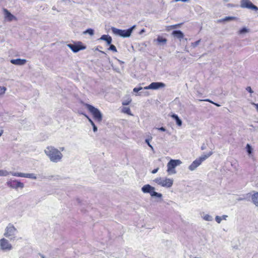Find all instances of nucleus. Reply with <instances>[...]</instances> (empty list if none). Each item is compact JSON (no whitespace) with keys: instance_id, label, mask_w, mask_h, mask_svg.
<instances>
[{"instance_id":"f257e3e1","label":"nucleus","mask_w":258,"mask_h":258,"mask_svg":"<svg viewBox=\"0 0 258 258\" xmlns=\"http://www.w3.org/2000/svg\"><path fill=\"white\" fill-rule=\"evenodd\" d=\"M44 152L50 160L54 163L60 161L63 157L62 154L59 150L52 146L47 147L44 150Z\"/></svg>"},{"instance_id":"f03ea898","label":"nucleus","mask_w":258,"mask_h":258,"mask_svg":"<svg viewBox=\"0 0 258 258\" xmlns=\"http://www.w3.org/2000/svg\"><path fill=\"white\" fill-rule=\"evenodd\" d=\"M136 25H134L130 28L126 30H121L115 27H111L112 32L116 36H119L122 38L130 37L133 31L136 28Z\"/></svg>"},{"instance_id":"7ed1b4c3","label":"nucleus","mask_w":258,"mask_h":258,"mask_svg":"<svg viewBox=\"0 0 258 258\" xmlns=\"http://www.w3.org/2000/svg\"><path fill=\"white\" fill-rule=\"evenodd\" d=\"M17 232L18 231L14 225L11 224H9L6 228L4 235L10 240H14L17 239L16 235Z\"/></svg>"},{"instance_id":"20e7f679","label":"nucleus","mask_w":258,"mask_h":258,"mask_svg":"<svg viewBox=\"0 0 258 258\" xmlns=\"http://www.w3.org/2000/svg\"><path fill=\"white\" fill-rule=\"evenodd\" d=\"M85 106L88 110L91 113L95 119L98 122L102 121L103 115L98 109L89 104H86Z\"/></svg>"},{"instance_id":"39448f33","label":"nucleus","mask_w":258,"mask_h":258,"mask_svg":"<svg viewBox=\"0 0 258 258\" xmlns=\"http://www.w3.org/2000/svg\"><path fill=\"white\" fill-rule=\"evenodd\" d=\"M67 46L74 53H77L80 50H84L86 48V46L84 45L81 41H78L73 44H68Z\"/></svg>"},{"instance_id":"423d86ee","label":"nucleus","mask_w":258,"mask_h":258,"mask_svg":"<svg viewBox=\"0 0 258 258\" xmlns=\"http://www.w3.org/2000/svg\"><path fill=\"white\" fill-rule=\"evenodd\" d=\"M155 180L159 185L164 187H170L173 184V180L170 178H157Z\"/></svg>"},{"instance_id":"0eeeda50","label":"nucleus","mask_w":258,"mask_h":258,"mask_svg":"<svg viewBox=\"0 0 258 258\" xmlns=\"http://www.w3.org/2000/svg\"><path fill=\"white\" fill-rule=\"evenodd\" d=\"M0 249L3 251H9L13 249V246L8 240L3 238L0 239Z\"/></svg>"},{"instance_id":"6e6552de","label":"nucleus","mask_w":258,"mask_h":258,"mask_svg":"<svg viewBox=\"0 0 258 258\" xmlns=\"http://www.w3.org/2000/svg\"><path fill=\"white\" fill-rule=\"evenodd\" d=\"M240 7L252 11L258 10V8L254 5L250 0H241Z\"/></svg>"},{"instance_id":"1a4fd4ad","label":"nucleus","mask_w":258,"mask_h":258,"mask_svg":"<svg viewBox=\"0 0 258 258\" xmlns=\"http://www.w3.org/2000/svg\"><path fill=\"white\" fill-rule=\"evenodd\" d=\"M177 166V160L171 159L167 164V172L169 174L176 173L175 168Z\"/></svg>"},{"instance_id":"9d476101","label":"nucleus","mask_w":258,"mask_h":258,"mask_svg":"<svg viewBox=\"0 0 258 258\" xmlns=\"http://www.w3.org/2000/svg\"><path fill=\"white\" fill-rule=\"evenodd\" d=\"M165 85L162 82H153L149 86L144 88V89H152L157 90L161 88L165 87Z\"/></svg>"},{"instance_id":"9b49d317","label":"nucleus","mask_w":258,"mask_h":258,"mask_svg":"<svg viewBox=\"0 0 258 258\" xmlns=\"http://www.w3.org/2000/svg\"><path fill=\"white\" fill-rule=\"evenodd\" d=\"M8 184L10 185V186L13 188H23L24 186V184L17 180H13L11 183L8 182Z\"/></svg>"},{"instance_id":"f8f14e48","label":"nucleus","mask_w":258,"mask_h":258,"mask_svg":"<svg viewBox=\"0 0 258 258\" xmlns=\"http://www.w3.org/2000/svg\"><path fill=\"white\" fill-rule=\"evenodd\" d=\"M141 189L143 193L149 194L151 196L152 192L155 190V188L150 184H146L142 187Z\"/></svg>"},{"instance_id":"ddd939ff","label":"nucleus","mask_w":258,"mask_h":258,"mask_svg":"<svg viewBox=\"0 0 258 258\" xmlns=\"http://www.w3.org/2000/svg\"><path fill=\"white\" fill-rule=\"evenodd\" d=\"M10 62L13 64L22 66L26 63L27 60L25 59L17 58L11 59Z\"/></svg>"},{"instance_id":"4468645a","label":"nucleus","mask_w":258,"mask_h":258,"mask_svg":"<svg viewBox=\"0 0 258 258\" xmlns=\"http://www.w3.org/2000/svg\"><path fill=\"white\" fill-rule=\"evenodd\" d=\"M201 162L199 160V159H197L195 161L192 162V163L189 166L188 169L190 171L195 170L198 166H199L201 164Z\"/></svg>"},{"instance_id":"2eb2a0df","label":"nucleus","mask_w":258,"mask_h":258,"mask_svg":"<svg viewBox=\"0 0 258 258\" xmlns=\"http://www.w3.org/2000/svg\"><path fill=\"white\" fill-rule=\"evenodd\" d=\"M99 40H104L106 41L107 44H110L112 42V38L108 35H103L100 38Z\"/></svg>"},{"instance_id":"dca6fc26","label":"nucleus","mask_w":258,"mask_h":258,"mask_svg":"<svg viewBox=\"0 0 258 258\" xmlns=\"http://www.w3.org/2000/svg\"><path fill=\"white\" fill-rule=\"evenodd\" d=\"M213 152L212 151H210L207 154L202 155L198 159L201 162V163H202L204 161L210 157L213 154Z\"/></svg>"},{"instance_id":"f3484780","label":"nucleus","mask_w":258,"mask_h":258,"mask_svg":"<svg viewBox=\"0 0 258 258\" xmlns=\"http://www.w3.org/2000/svg\"><path fill=\"white\" fill-rule=\"evenodd\" d=\"M251 200L253 203L256 206L258 207V192H256L252 195Z\"/></svg>"},{"instance_id":"a211bd4d","label":"nucleus","mask_w":258,"mask_h":258,"mask_svg":"<svg viewBox=\"0 0 258 258\" xmlns=\"http://www.w3.org/2000/svg\"><path fill=\"white\" fill-rule=\"evenodd\" d=\"M85 116L87 117V118L88 119V121L90 122L91 124L92 125L93 127V131L94 133L96 132L98 130L97 127L96 126L94 122L92 121V120L87 115H85Z\"/></svg>"},{"instance_id":"6ab92c4d","label":"nucleus","mask_w":258,"mask_h":258,"mask_svg":"<svg viewBox=\"0 0 258 258\" xmlns=\"http://www.w3.org/2000/svg\"><path fill=\"white\" fill-rule=\"evenodd\" d=\"M9 174H11V175L15 176L25 177V173H23L10 172H9Z\"/></svg>"},{"instance_id":"aec40b11","label":"nucleus","mask_w":258,"mask_h":258,"mask_svg":"<svg viewBox=\"0 0 258 258\" xmlns=\"http://www.w3.org/2000/svg\"><path fill=\"white\" fill-rule=\"evenodd\" d=\"M157 41L159 43L164 44L166 43L167 40L165 38H163L161 36H158L157 39Z\"/></svg>"},{"instance_id":"412c9836","label":"nucleus","mask_w":258,"mask_h":258,"mask_svg":"<svg viewBox=\"0 0 258 258\" xmlns=\"http://www.w3.org/2000/svg\"><path fill=\"white\" fill-rule=\"evenodd\" d=\"M25 177L33 179H36L37 178L36 176L34 173H25Z\"/></svg>"},{"instance_id":"4be33fe9","label":"nucleus","mask_w":258,"mask_h":258,"mask_svg":"<svg viewBox=\"0 0 258 258\" xmlns=\"http://www.w3.org/2000/svg\"><path fill=\"white\" fill-rule=\"evenodd\" d=\"M151 196L153 198H161L162 197V195L160 193L156 192L155 190H154Z\"/></svg>"},{"instance_id":"5701e85b","label":"nucleus","mask_w":258,"mask_h":258,"mask_svg":"<svg viewBox=\"0 0 258 258\" xmlns=\"http://www.w3.org/2000/svg\"><path fill=\"white\" fill-rule=\"evenodd\" d=\"M83 34H88L90 36H93L94 34V31L93 29H92L91 28H89V29H87L86 31H85L83 32Z\"/></svg>"},{"instance_id":"b1692460","label":"nucleus","mask_w":258,"mask_h":258,"mask_svg":"<svg viewBox=\"0 0 258 258\" xmlns=\"http://www.w3.org/2000/svg\"><path fill=\"white\" fill-rule=\"evenodd\" d=\"M235 17H225L224 19H220L217 21L218 22H227L233 20Z\"/></svg>"},{"instance_id":"393cba45","label":"nucleus","mask_w":258,"mask_h":258,"mask_svg":"<svg viewBox=\"0 0 258 258\" xmlns=\"http://www.w3.org/2000/svg\"><path fill=\"white\" fill-rule=\"evenodd\" d=\"M203 218L204 220L207 221H212L213 220L212 216L210 215L206 214L203 217Z\"/></svg>"},{"instance_id":"a878e982","label":"nucleus","mask_w":258,"mask_h":258,"mask_svg":"<svg viewBox=\"0 0 258 258\" xmlns=\"http://www.w3.org/2000/svg\"><path fill=\"white\" fill-rule=\"evenodd\" d=\"M122 112L129 115H132L131 109L129 107H123L122 109Z\"/></svg>"},{"instance_id":"bb28decb","label":"nucleus","mask_w":258,"mask_h":258,"mask_svg":"<svg viewBox=\"0 0 258 258\" xmlns=\"http://www.w3.org/2000/svg\"><path fill=\"white\" fill-rule=\"evenodd\" d=\"M9 174V172L7 170H0V176H7Z\"/></svg>"},{"instance_id":"cd10ccee","label":"nucleus","mask_w":258,"mask_h":258,"mask_svg":"<svg viewBox=\"0 0 258 258\" xmlns=\"http://www.w3.org/2000/svg\"><path fill=\"white\" fill-rule=\"evenodd\" d=\"M108 45H109V47L108 48V50L112 51L113 52H117V49L115 45L111 44H108Z\"/></svg>"},{"instance_id":"c85d7f7f","label":"nucleus","mask_w":258,"mask_h":258,"mask_svg":"<svg viewBox=\"0 0 258 258\" xmlns=\"http://www.w3.org/2000/svg\"><path fill=\"white\" fill-rule=\"evenodd\" d=\"M201 40V39H199V40H198L195 42L191 43V47H192V48L196 47L200 44Z\"/></svg>"},{"instance_id":"c756f323","label":"nucleus","mask_w":258,"mask_h":258,"mask_svg":"<svg viewBox=\"0 0 258 258\" xmlns=\"http://www.w3.org/2000/svg\"><path fill=\"white\" fill-rule=\"evenodd\" d=\"M247 152L248 153L249 155H250L252 153V148L250 146L249 144H247L246 147Z\"/></svg>"},{"instance_id":"7c9ffc66","label":"nucleus","mask_w":258,"mask_h":258,"mask_svg":"<svg viewBox=\"0 0 258 258\" xmlns=\"http://www.w3.org/2000/svg\"><path fill=\"white\" fill-rule=\"evenodd\" d=\"M248 32V29H247L246 28H243L242 29H241V30H239V33L240 34H242L246 33Z\"/></svg>"},{"instance_id":"2f4dec72","label":"nucleus","mask_w":258,"mask_h":258,"mask_svg":"<svg viewBox=\"0 0 258 258\" xmlns=\"http://www.w3.org/2000/svg\"><path fill=\"white\" fill-rule=\"evenodd\" d=\"M183 33L180 30H178V39L181 41V39L183 38Z\"/></svg>"},{"instance_id":"473e14b6","label":"nucleus","mask_w":258,"mask_h":258,"mask_svg":"<svg viewBox=\"0 0 258 258\" xmlns=\"http://www.w3.org/2000/svg\"><path fill=\"white\" fill-rule=\"evenodd\" d=\"M145 142L146 143H147L148 144V145L149 146V147H150V148H151V149L153 151L154 150V148H153V147L150 144V139H146L145 140Z\"/></svg>"},{"instance_id":"72a5a7b5","label":"nucleus","mask_w":258,"mask_h":258,"mask_svg":"<svg viewBox=\"0 0 258 258\" xmlns=\"http://www.w3.org/2000/svg\"><path fill=\"white\" fill-rule=\"evenodd\" d=\"M3 11L4 13V14L5 15V16H13L7 10L4 9Z\"/></svg>"},{"instance_id":"f704fd0d","label":"nucleus","mask_w":258,"mask_h":258,"mask_svg":"<svg viewBox=\"0 0 258 258\" xmlns=\"http://www.w3.org/2000/svg\"><path fill=\"white\" fill-rule=\"evenodd\" d=\"M222 220V217H220L219 216H216L215 217V220L218 223H220Z\"/></svg>"},{"instance_id":"c9c22d12","label":"nucleus","mask_w":258,"mask_h":258,"mask_svg":"<svg viewBox=\"0 0 258 258\" xmlns=\"http://www.w3.org/2000/svg\"><path fill=\"white\" fill-rule=\"evenodd\" d=\"M6 90V88L5 87H0V95L4 94Z\"/></svg>"},{"instance_id":"e433bc0d","label":"nucleus","mask_w":258,"mask_h":258,"mask_svg":"<svg viewBox=\"0 0 258 258\" xmlns=\"http://www.w3.org/2000/svg\"><path fill=\"white\" fill-rule=\"evenodd\" d=\"M143 89H144L143 87H136L135 88H134L133 89V91L134 92H139L140 90H142Z\"/></svg>"},{"instance_id":"4c0bfd02","label":"nucleus","mask_w":258,"mask_h":258,"mask_svg":"<svg viewBox=\"0 0 258 258\" xmlns=\"http://www.w3.org/2000/svg\"><path fill=\"white\" fill-rule=\"evenodd\" d=\"M13 19L16 20V17H5V21H6L10 22V21H12Z\"/></svg>"},{"instance_id":"58836bf2","label":"nucleus","mask_w":258,"mask_h":258,"mask_svg":"<svg viewBox=\"0 0 258 258\" xmlns=\"http://www.w3.org/2000/svg\"><path fill=\"white\" fill-rule=\"evenodd\" d=\"M171 116L175 119L176 123L177 124V115L175 114H173Z\"/></svg>"},{"instance_id":"ea45409f","label":"nucleus","mask_w":258,"mask_h":258,"mask_svg":"<svg viewBox=\"0 0 258 258\" xmlns=\"http://www.w3.org/2000/svg\"><path fill=\"white\" fill-rule=\"evenodd\" d=\"M172 34L174 37H177V30H174L172 32Z\"/></svg>"},{"instance_id":"a19ab883","label":"nucleus","mask_w":258,"mask_h":258,"mask_svg":"<svg viewBox=\"0 0 258 258\" xmlns=\"http://www.w3.org/2000/svg\"><path fill=\"white\" fill-rule=\"evenodd\" d=\"M246 90L250 93H253V91L252 90L250 87H247V88H246Z\"/></svg>"},{"instance_id":"79ce46f5","label":"nucleus","mask_w":258,"mask_h":258,"mask_svg":"<svg viewBox=\"0 0 258 258\" xmlns=\"http://www.w3.org/2000/svg\"><path fill=\"white\" fill-rule=\"evenodd\" d=\"M200 101H207V102H210V103H211L212 104L214 103V102H213L212 101L210 100L209 99H205V100H200Z\"/></svg>"},{"instance_id":"37998d69","label":"nucleus","mask_w":258,"mask_h":258,"mask_svg":"<svg viewBox=\"0 0 258 258\" xmlns=\"http://www.w3.org/2000/svg\"><path fill=\"white\" fill-rule=\"evenodd\" d=\"M157 129H158V130L162 131V132H165L166 131L165 128L164 127H161L159 128H157Z\"/></svg>"},{"instance_id":"c03bdc74","label":"nucleus","mask_w":258,"mask_h":258,"mask_svg":"<svg viewBox=\"0 0 258 258\" xmlns=\"http://www.w3.org/2000/svg\"><path fill=\"white\" fill-rule=\"evenodd\" d=\"M158 169H159L158 168L154 169V170H152V173L153 174H155V173H157V171H158Z\"/></svg>"},{"instance_id":"a18cd8bd","label":"nucleus","mask_w":258,"mask_h":258,"mask_svg":"<svg viewBox=\"0 0 258 258\" xmlns=\"http://www.w3.org/2000/svg\"><path fill=\"white\" fill-rule=\"evenodd\" d=\"M252 104L255 107V108L256 109L257 111H258V104H256L255 103H252Z\"/></svg>"},{"instance_id":"49530a36","label":"nucleus","mask_w":258,"mask_h":258,"mask_svg":"<svg viewBox=\"0 0 258 258\" xmlns=\"http://www.w3.org/2000/svg\"><path fill=\"white\" fill-rule=\"evenodd\" d=\"M145 32V29H142L140 32H139V34L140 35H142V34H143L144 32Z\"/></svg>"},{"instance_id":"de8ad7c7","label":"nucleus","mask_w":258,"mask_h":258,"mask_svg":"<svg viewBox=\"0 0 258 258\" xmlns=\"http://www.w3.org/2000/svg\"><path fill=\"white\" fill-rule=\"evenodd\" d=\"M182 124V121L178 118V126H180Z\"/></svg>"},{"instance_id":"09e8293b","label":"nucleus","mask_w":258,"mask_h":258,"mask_svg":"<svg viewBox=\"0 0 258 258\" xmlns=\"http://www.w3.org/2000/svg\"><path fill=\"white\" fill-rule=\"evenodd\" d=\"M227 217L228 216L227 215H223L222 217H222V219L226 220Z\"/></svg>"},{"instance_id":"8fccbe9b","label":"nucleus","mask_w":258,"mask_h":258,"mask_svg":"<svg viewBox=\"0 0 258 258\" xmlns=\"http://www.w3.org/2000/svg\"><path fill=\"white\" fill-rule=\"evenodd\" d=\"M38 254L40 256V257L41 258H45V256L43 254H41L40 253H39Z\"/></svg>"},{"instance_id":"3c124183","label":"nucleus","mask_w":258,"mask_h":258,"mask_svg":"<svg viewBox=\"0 0 258 258\" xmlns=\"http://www.w3.org/2000/svg\"><path fill=\"white\" fill-rule=\"evenodd\" d=\"M130 102H122V104L123 105H128L129 104Z\"/></svg>"},{"instance_id":"603ef678","label":"nucleus","mask_w":258,"mask_h":258,"mask_svg":"<svg viewBox=\"0 0 258 258\" xmlns=\"http://www.w3.org/2000/svg\"><path fill=\"white\" fill-rule=\"evenodd\" d=\"M3 130H0V137L2 135V134H3Z\"/></svg>"},{"instance_id":"864d4df0","label":"nucleus","mask_w":258,"mask_h":258,"mask_svg":"<svg viewBox=\"0 0 258 258\" xmlns=\"http://www.w3.org/2000/svg\"><path fill=\"white\" fill-rule=\"evenodd\" d=\"M213 104L217 106H220L219 104L215 103V102H214V103H213Z\"/></svg>"},{"instance_id":"5fc2aeb1","label":"nucleus","mask_w":258,"mask_h":258,"mask_svg":"<svg viewBox=\"0 0 258 258\" xmlns=\"http://www.w3.org/2000/svg\"><path fill=\"white\" fill-rule=\"evenodd\" d=\"M244 200V198H240L237 199L238 201H242Z\"/></svg>"},{"instance_id":"6e6d98bb","label":"nucleus","mask_w":258,"mask_h":258,"mask_svg":"<svg viewBox=\"0 0 258 258\" xmlns=\"http://www.w3.org/2000/svg\"><path fill=\"white\" fill-rule=\"evenodd\" d=\"M59 149H60L61 151H63V150H64V147H60V148H59Z\"/></svg>"},{"instance_id":"4d7b16f0","label":"nucleus","mask_w":258,"mask_h":258,"mask_svg":"<svg viewBox=\"0 0 258 258\" xmlns=\"http://www.w3.org/2000/svg\"><path fill=\"white\" fill-rule=\"evenodd\" d=\"M201 149H202V150H205V146H202V147H201Z\"/></svg>"},{"instance_id":"13d9d810","label":"nucleus","mask_w":258,"mask_h":258,"mask_svg":"<svg viewBox=\"0 0 258 258\" xmlns=\"http://www.w3.org/2000/svg\"><path fill=\"white\" fill-rule=\"evenodd\" d=\"M184 41L187 42V39H183V42H184Z\"/></svg>"},{"instance_id":"bf43d9fd","label":"nucleus","mask_w":258,"mask_h":258,"mask_svg":"<svg viewBox=\"0 0 258 258\" xmlns=\"http://www.w3.org/2000/svg\"><path fill=\"white\" fill-rule=\"evenodd\" d=\"M178 165H179L181 163V161L179 160L178 161Z\"/></svg>"},{"instance_id":"052dcab7","label":"nucleus","mask_w":258,"mask_h":258,"mask_svg":"<svg viewBox=\"0 0 258 258\" xmlns=\"http://www.w3.org/2000/svg\"><path fill=\"white\" fill-rule=\"evenodd\" d=\"M52 10H55V9L54 7H53V8H52Z\"/></svg>"},{"instance_id":"680f3d73","label":"nucleus","mask_w":258,"mask_h":258,"mask_svg":"<svg viewBox=\"0 0 258 258\" xmlns=\"http://www.w3.org/2000/svg\"><path fill=\"white\" fill-rule=\"evenodd\" d=\"M224 1L227 2H228V0H224Z\"/></svg>"},{"instance_id":"e2e57ef3","label":"nucleus","mask_w":258,"mask_h":258,"mask_svg":"<svg viewBox=\"0 0 258 258\" xmlns=\"http://www.w3.org/2000/svg\"><path fill=\"white\" fill-rule=\"evenodd\" d=\"M174 2H177V0H174Z\"/></svg>"},{"instance_id":"0e129e2a","label":"nucleus","mask_w":258,"mask_h":258,"mask_svg":"<svg viewBox=\"0 0 258 258\" xmlns=\"http://www.w3.org/2000/svg\"><path fill=\"white\" fill-rule=\"evenodd\" d=\"M101 52L102 53H104V52H103V51H101Z\"/></svg>"},{"instance_id":"69168bd1","label":"nucleus","mask_w":258,"mask_h":258,"mask_svg":"<svg viewBox=\"0 0 258 258\" xmlns=\"http://www.w3.org/2000/svg\"><path fill=\"white\" fill-rule=\"evenodd\" d=\"M0 130H3L1 127H0Z\"/></svg>"}]
</instances>
